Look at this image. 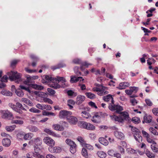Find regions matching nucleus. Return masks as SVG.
Returning a JSON list of instances; mask_svg holds the SVG:
<instances>
[{
	"label": "nucleus",
	"mask_w": 158,
	"mask_h": 158,
	"mask_svg": "<svg viewBox=\"0 0 158 158\" xmlns=\"http://www.w3.org/2000/svg\"><path fill=\"white\" fill-rule=\"evenodd\" d=\"M57 78L52 77L49 75H46L45 79L42 80V82L43 83L48 84L49 82L51 83L50 86L55 89L59 88L60 87L64 88L67 86L64 83L61 85L58 84L60 81L62 83L66 82V80L63 77H57Z\"/></svg>",
	"instance_id": "obj_1"
},
{
	"label": "nucleus",
	"mask_w": 158,
	"mask_h": 158,
	"mask_svg": "<svg viewBox=\"0 0 158 158\" xmlns=\"http://www.w3.org/2000/svg\"><path fill=\"white\" fill-rule=\"evenodd\" d=\"M120 114H121L122 115L119 116H117L115 115L111 116V119L116 121L123 123L124 120H129V116L128 113L126 112H121L120 111Z\"/></svg>",
	"instance_id": "obj_2"
},
{
	"label": "nucleus",
	"mask_w": 158,
	"mask_h": 158,
	"mask_svg": "<svg viewBox=\"0 0 158 158\" xmlns=\"http://www.w3.org/2000/svg\"><path fill=\"white\" fill-rule=\"evenodd\" d=\"M111 99V103L109 104L108 106L109 109L112 111H115L116 113H120V111L123 110V107L118 104L117 105L114 104V101L112 97Z\"/></svg>",
	"instance_id": "obj_3"
},
{
	"label": "nucleus",
	"mask_w": 158,
	"mask_h": 158,
	"mask_svg": "<svg viewBox=\"0 0 158 158\" xmlns=\"http://www.w3.org/2000/svg\"><path fill=\"white\" fill-rule=\"evenodd\" d=\"M42 143V140L40 138L37 137L36 138L30 141L29 143L34 146L35 151L39 152L40 150V148L39 146H40Z\"/></svg>",
	"instance_id": "obj_4"
},
{
	"label": "nucleus",
	"mask_w": 158,
	"mask_h": 158,
	"mask_svg": "<svg viewBox=\"0 0 158 158\" xmlns=\"http://www.w3.org/2000/svg\"><path fill=\"white\" fill-rule=\"evenodd\" d=\"M11 81H13L15 79H20L21 77V74L18 73L17 71L13 72L11 71L7 73Z\"/></svg>",
	"instance_id": "obj_5"
},
{
	"label": "nucleus",
	"mask_w": 158,
	"mask_h": 158,
	"mask_svg": "<svg viewBox=\"0 0 158 158\" xmlns=\"http://www.w3.org/2000/svg\"><path fill=\"white\" fill-rule=\"evenodd\" d=\"M66 143L70 146V151L72 154H74L76 151V145L71 139H67L65 140Z\"/></svg>",
	"instance_id": "obj_6"
},
{
	"label": "nucleus",
	"mask_w": 158,
	"mask_h": 158,
	"mask_svg": "<svg viewBox=\"0 0 158 158\" xmlns=\"http://www.w3.org/2000/svg\"><path fill=\"white\" fill-rule=\"evenodd\" d=\"M72 114L71 112L63 110L60 111L59 114V116L60 118H66L67 119L68 117L71 115Z\"/></svg>",
	"instance_id": "obj_7"
},
{
	"label": "nucleus",
	"mask_w": 158,
	"mask_h": 158,
	"mask_svg": "<svg viewBox=\"0 0 158 158\" xmlns=\"http://www.w3.org/2000/svg\"><path fill=\"white\" fill-rule=\"evenodd\" d=\"M32 156L36 158H45L44 156L40 155L39 152L36 151H35L34 152H31L27 153V158H30Z\"/></svg>",
	"instance_id": "obj_8"
},
{
	"label": "nucleus",
	"mask_w": 158,
	"mask_h": 158,
	"mask_svg": "<svg viewBox=\"0 0 158 158\" xmlns=\"http://www.w3.org/2000/svg\"><path fill=\"white\" fill-rule=\"evenodd\" d=\"M43 141L48 145L50 146H54L55 143L54 140L48 137H45L43 139Z\"/></svg>",
	"instance_id": "obj_9"
},
{
	"label": "nucleus",
	"mask_w": 158,
	"mask_h": 158,
	"mask_svg": "<svg viewBox=\"0 0 158 158\" xmlns=\"http://www.w3.org/2000/svg\"><path fill=\"white\" fill-rule=\"evenodd\" d=\"M61 148L59 147L49 146L48 148V150L52 153H58L61 151Z\"/></svg>",
	"instance_id": "obj_10"
},
{
	"label": "nucleus",
	"mask_w": 158,
	"mask_h": 158,
	"mask_svg": "<svg viewBox=\"0 0 158 158\" xmlns=\"http://www.w3.org/2000/svg\"><path fill=\"white\" fill-rule=\"evenodd\" d=\"M67 120L70 123L73 124H76L78 121L77 118L71 115L68 117Z\"/></svg>",
	"instance_id": "obj_11"
},
{
	"label": "nucleus",
	"mask_w": 158,
	"mask_h": 158,
	"mask_svg": "<svg viewBox=\"0 0 158 158\" xmlns=\"http://www.w3.org/2000/svg\"><path fill=\"white\" fill-rule=\"evenodd\" d=\"M83 79L81 77H77L76 76H71V79L70 82L71 83H74L77 82L78 81H81V80H83Z\"/></svg>",
	"instance_id": "obj_12"
},
{
	"label": "nucleus",
	"mask_w": 158,
	"mask_h": 158,
	"mask_svg": "<svg viewBox=\"0 0 158 158\" xmlns=\"http://www.w3.org/2000/svg\"><path fill=\"white\" fill-rule=\"evenodd\" d=\"M85 98L84 96L78 95L77 98L75 103L78 105L81 104L85 100Z\"/></svg>",
	"instance_id": "obj_13"
},
{
	"label": "nucleus",
	"mask_w": 158,
	"mask_h": 158,
	"mask_svg": "<svg viewBox=\"0 0 158 158\" xmlns=\"http://www.w3.org/2000/svg\"><path fill=\"white\" fill-rule=\"evenodd\" d=\"M2 117L4 118L10 119L12 117V114L8 110H5L2 112Z\"/></svg>",
	"instance_id": "obj_14"
},
{
	"label": "nucleus",
	"mask_w": 158,
	"mask_h": 158,
	"mask_svg": "<svg viewBox=\"0 0 158 158\" xmlns=\"http://www.w3.org/2000/svg\"><path fill=\"white\" fill-rule=\"evenodd\" d=\"M96 91L98 92L97 94L100 96H103L109 93L108 91L102 89L100 88H97Z\"/></svg>",
	"instance_id": "obj_15"
},
{
	"label": "nucleus",
	"mask_w": 158,
	"mask_h": 158,
	"mask_svg": "<svg viewBox=\"0 0 158 158\" xmlns=\"http://www.w3.org/2000/svg\"><path fill=\"white\" fill-rule=\"evenodd\" d=\"M77 139L80 142L82 146H84L86 148H87L88 144L86 143L85 141L82 137L81 136H78L77 138Z\"/></svg>",
	"instance_id": "obj_16"
},
{
	"label": "nucleus",
	"mask_w": 158,
	"mask_h": 158,
	"mask_svg": "<svg viewBox=\"0 0 158 158\" xmlns=\"http://www.w3.org/2000/svg\"><path fill=\"white\" fill-rule=\"evenodd\" d=\"M114 134L115 136L118 139H122L124 137V134L122 133L117 130L114 132Z\"/></svg>",
	"instance_id": "obj_17"
},
{
	"label": "nucleus",
	"mask_w": 158,
	"mask_h": 158,
	"mask_svg": "<svg viewBox=\"0 0 158 158\" xmlns=\"http://www.w3.org/2000/svg\"><path fill=\"white\" fill-rule=\"evenodd\" d=\"M52 127L55 130L59 131H63L64 128L62 125L59 124H54L52 126Z\"/></svg>",
	"instance_id": "obj_18"
},
{
	"label": "nucleus",
	"mask_w": 158,
	"mask_h": 158,
	"mask_svg": "<svg viewBox=\"0 0 158 158\" xmlns=\"http://www.w3.org/2000/svg\"><path fill=\"white\" fill-rule=\"evenodd\" d=\"M15 133L16 134L17 138L19 139H22L23 138L24 133L22 131H19V130L15 131Z\"/></svg>",
	"instance_id": "obj_19"
},
{
	"label": "nucleus",
	"mask_w": 158,
	"mask_h": 158,
	"mask_svg": "<svg viewBox=\"0 0 158 158\" xmlns=\"http://www.w3.org/2000/svg\"><path fill=\"white\" fill-rule=\"evenodd\" d=\"M2 143L3 146L5 147H8L10 144L11 141L9 139L5 138L2 139Z\"/></svg>",
	"instance_id": "obj_20"
},
{
	"label": "nucleus",
	"mask_w": 158,
	"mask_h": 158,
	"mask_svg": "<svg viewBox=\"0 0 158 158\" xmlns=\"http://www.w3.org/2000/svg\"><path fill=\"white\" fill-rule=\"evenodd\" d=\"M140 133L134 134V136L135 140L139 143L142 141V137L140 134Z\"/></svg>",
	"instance_id": "obj_21"
},
{
	"label": "nucleus",
	"mask_w": 158,
	"mask_h": 158,
	"mask_svg": "<svg viewBox=\"0 0 158 158\" xmlns=\"http://www.w3.org/2000/svg\"><path fill=\"white\" fill-rule=\"evenodd\" d=\"M129 83L127 82H123L120 83L119 84V86L117 87L119 89H125V87L129 86Z\"/></svg>",
	"instance_id": "obj_22"
},
{
	"label": "nucleus",
	"mask_w": 158,
	"mask_h": 158,
	"mask_svg": "<svg viewBox=\"0 0 158 158\" xmlns=\"http://www.w3.org/2000/svg\"><path fill=\"white\" fill-rule=\"evenodd\" d=\"M152 118L151 116L148 115L147 116L146 114H145L143 117V123H144V122L147 123H150L152 120Z\"/></svg>",
	"instance_id": "obj_23"
},
{
	"label": "nucleus",
	"mask_w": 158,
	"mask_h": 158,
	"mask_svg": "<svg viewBox=\"0 0 158 158\" xmlns=\"http://www.w3.org/2000/svg\"><path fill=\"white\" fill-rule=\"evenodd\" d=\"M66 66V64H63V63H59L57 64V65H56L55 66H52L51 67V69L53 70H54L55 69L61 68H62L63 67H65Z\"/></svg>",
	"instance_id": "obj_24"
},
{
	"label": "nucleus",
	"mask_w": 158,
	"mask_h": 158,
	"mask_svg": "<svg viewBox=\"0 0 158 158\" xmlns=\"http://www.w3.org/2000/svg\"><path fill=\"white\" fill-rule=\"evenodd\" d=\"M32 77L31 76H29L27 77V80L24 81V83L26 84L27 85H29V83L30 82H32V81L34 80L35 79H36V77Z\"/></svg>",
	"instance_id": "obj_25"
},
{
	"label": "nucleus",
	"mask_w": 158,
	"mask_h": 158,
	"mask_svg": "<svg viewBox=\"0 0 158 158\" xmlns=\"http://www.w3.org/2000/svg\"><path fill=\"white\" fill-rule=\"evenodd\" d=\"M99 141L101 144L105 146L107 145L108 144V140L103 137L100 138L99 139Z\"/></svg>",
	"instance_id": "obj_26"
},
{
	"label": "nucleus",
	"mask_w": 158,
	"mask_h": 158,
	"mask_svg": "<svg viewBox=\"0 0 158 158\" xmlns=\"http://www.w3.org/2000/svg\"><path fill=\"white\" fill-rule=\"evenodd\" d=\"M78 125L81 128H86L87 127L88 123L85 121H80L78 123Z\"/></svg>",
	"instance_id": "obj_27"
},
{
	"label": "nucleus",
	"mask_w": 158,
	"mask_h": 158,
	"mask_svg": "<svg viewBox=\"0 0 158 158\" xmlns=\"http://www.w3.org/2000/svg\"><path fill=\"white\" fill-rule=\"evenodd\" d=\"M22 101L25 103L27 104L29 106H32L33 105V103L28 99L25 98H22Z\"/></svg>",
	"instance_id": "obj_28"
},
{
	"label": "nucleus",
	"mask_w": 158,
	"mask_h": 158,
	"mask_svg": "<svg viewBox=\"0 0 158 158\" xmlns=\"http://www.w3.org/2000/svg\"><path fill=\"white\" fill-rule=\"evenodd\" d=\"M1 94L4 95H5L8 96H11L12 95V93L10 91L3 89L1 92Z\"/></svg>",
	"instance_id": "obj_29"
},
{
	"label": "nucleus",
	"mask_w": 158,
	"mask_h": 158,
	"mask_svg": "<svg viewBox=\"0 0 158 158\" xmlns=\"http://www.w3.org/2000/svg\"><path fill=\"white\" fill-rule=\"evenodd\" d=\"M44 132L47 133L50 135H52L54 137H57V135L54 132L46 128L44 130Z\"/></svg>",
	"instance_id": "obj_30"
},
{
	"label": "nucleus",
	"mask_w": 158,
	"mask_h": 158,
	"mask_svg": "<svg viewBox=\"0 0 158 158\" xmlns=\"http://www.w3.org/2000/svg\"><path fill=\"white\" fill-rule=\"evenodd\" d=\"M75 103V102L72 99L69 100L67 101V105L69 106L70 109H72L73 108V106L72 105H74Z\"/></svg>",
	"instance_id": "obj_31"
},
{
	"label": "nucleus",
	"mask_w": 158,
	"mask_h": 158,
	"mask_svg": "<svg viewBox=\"0 0 158 158\" xmlns=\"http://www.w3.org/2000/svg\"><path fill=\"white\" fill-rule=\"evenodd\" d=\"M27 128L31 132H35L38 131V128L34 126L29 125L27 127Z\"/></svg>",
	"instance_id": "obj_32"
},
{
	"label": "nucleus",
	"mask_w": 158,
	"mask_h": 158,
	"mask_svg": "<svg viewBox=\"0 0 158 158\" xmlns=\"http://www.w3.org/2000/svg\"><path fill=\"white\" fill-rule=\"evenodd\" d=\"M31 86L35 89L38 90H42L44 89V87L43 86L36 84H32Z\"/></svg>",
	"instance_id": "obj_33"
},
{
	"label": "nucleus",
	"mask_w": 158,
	"mask_h": 158,
	"mask_svg": "<svg viewBox=\"0 0 158 158\" xmlns=\"http://www.w3.org/2000/svg\"><path fill=\"white\" fill-rule=\"evenodd\" d=\"M34 93L35 95L39 97L43 98H45V94L43 92L39 91H35L34 92Z\"/></svg>",
	"instance_id": "obj_34"
},
{
	"label": "nucleus",
	"mask_w": 158,
	"mask_h": 158,
	"mask_svg": "<svg viewBox=\"0 0 158 158\" xmlns=\"http://www.w3.org/2000/svg\"><path fill=\"white\" fill-rule=\"evenodd\" d=\"M94 118H99V120H98V119H92V121L93 122L95 123H100L101 122V120H100L101 118V117L99 115H94L93 116V119H94Z\"/></svg>",
	"instance_id": "obj_35"
},
{
	"label": "nucleus",
	"mask_w": 158,
	"mask_h": 158,
	"mask_svg": "<svg viewBox=\"0 0 158 158\" xmlns=\"http://www.w3.org/2000/svg\"><path fill=\"white\" fill-rule=\"evenodd\" d=\"M68 95L72 98H73L77 96V93L76 92L73 91L72 90H69L67 92Z\"/></svg>",
	"instance_id": "obj_36"
},
{
	"label": "nucleus",
	"mask_w": 158,
	"mask_h": 158,
	"mask_svg": "<svg viewBox=\"0 0 158 158\" xmlns=\"http://www.w3.org/2000/svg\"><path fill=\"white\" fill-rule=\"evenodd\" d=\"M81 64L80 69L82 71L84 70L85 68H87L89 65L86 62H82V61Z\"/></svg>",
	"instance_id": "obj_37"
},
{
	"label": "nucleus",
	"mask_w": 158,
	"mask_h": 158,
	"mask_svg": "<svg viewBox=\"0 0 158 158\" xmlns=\"http://www.w3.org/2000/svg\"><path fill=\"white\" fill-rule=\"evenodd\" d=\"M97 154L100 158H105L107 155L103 151L98 152Z\"/></svg>",
	"instance_id": "obj_38"
},
{
	"label": "nucleus",
	"mask_w": 158,
	"mask_h": 158,
	"mask_svg": "<svg viewBox=\"0 0 158 158\" xmlns=\"http://www.w3.org/2000/svg\"><path fill=\"white\" fill-rule=\"evenodd\" d=\"M145 154L148 157L150 158L154 157L155 156L154 154L150 152L148 149H146L145 151Z\"/></svg>",
	"instance_id": "obj_39"
},
{
	"label": "nucleus",
	"mask_w": 158,
	"mask_h": 158,
	"mask_svg": "<svg viewBox=\"0 0 158 158\" xmlns=\"http://www.w3.org/2000/svg\"><path fill=\"white\" fill-rule=\"evenodd\" d=\"M112 97V96L111 95L109 94L106 96H103L102 98L103 99L105 102H108L110 100V99H111Z\"/></svg>",
	"instance_id": "obj_40"
},
{
	"label": "nucleus",
	"mask_w": 158,
	"mask_h": 158,
	"mask_svg": "<svg viewBox=\"0 0 158 158\" xmlns=\"http://www.w3.org/2000/svg\"><path fill=\"white\" fill-rule=\"evenodd\" d=\"M151 148L152 151L156 153L158 152V148H157L156 144H152L151 145Z\"/></svg>",
	"instance_id": "obj_41"
},
{
	"label": "nucleus",
	"mask_w": 158,
	"mask_h": 158,
	"mask_svg": "<svg viewBox=\"0 0 158 158\" xmlns=\"http://www.w3.org/2000/svg\"><path fill=\"white\" fill-rule=\"evenodd\" d=\"M127 151L128 152L130 153H131V154H135V153H137V152H138L139 153H140V152L138 151H136L134 150V149H133L132 148H128L127 149Z\"/></svg>",
	"instance_id": "obj_42"
},
{
	"label": "nucleus",
	"mask_w": 158,
	"mask_h": 158,
	"mask_svg": "<svg viewBox=\"0 0 158 158\" xmlns=\"http://www.w3.org/2000/svg\"><path fill=\"white\" fill-rule=\"evenodd\" d=\"M42 114L44 116H48L51 115L53 116H55L56 114L53 113L52 112H47L45 110L42 112Z\"/></svg>",
	"instance_id": "obj_43"
},
{
	"label": "nucleus",
	"mask_w": 158,
	"mask_h": 158,
	"mask_svg": "<svg viewBox=\"0 0 158 158\" xmlns=\"http://www.w3.org/2000/svg\"><path fill=\"white\" fill-rule=\"evenodd\" d=\"M15 93L19 97H22L24 95L23 92L20 89L16 90Z\"/></svg>",
	"instance_id": "obj_44"
},
{
	"label": "nucleus",
	"mask_w": 158,
	"mask_h": 158,
	"mask_svg": "<svg viewBox=\"0 0 158 158\" xmlns=\"http://www.w3.org/2000/svg\"><path fill=\"white\" fill-rule=\"evenodd\" d=\"M81 153L82 156L88 158V156L87 151L85 148H83L82 150Z\"/></svg>",
	"instance_id": "obj_45"
},
{
	"label": "nucleus",
	"mask_w": 158,
	"mask_h": 158,
	"mask_svg": "<svg viewBox=\"0 0 158 158\" xmlns=\"http://www.w3.org/2000/svg\"><path fill=\"white\" fill-rule=\"evenodd\" d=\"M131 130L133 132H134V134L141 133V131L136 127H132Z\"/></svg>",
	"instance_id": "obj_46"
},
{
	"label": "nucleus",
	"mask_w": 158,
	"mask_h": 158,
	"mask_svg": "<svg viewBox=\"0 0 158 158\" xmlns=\"http://www.w3.org/2000/svg\"><path fill=\"white\" fill-rule=\"evenodd\" d=\"M149 130L150 131L153 135H158V133L157 132L154 128H153L152 127H151L149 128Z\"/></svg>",
	"instance_id": "obj_47"
},
{
	"label": "nucleus",
	"mask_w": 158,
	"mask_h": 158,
	"mask_svg": "<svg viewBox=\"0 0 158 158\" xmlns=\"http://www.w3.org/2000/svg\"><path fill=\"white\" fill-rule=\"evenodd\" d=\"M15 127V125L7 126L6 127V129L8 131L11 132L14 130Z\"/></svg>",
	"instance_id": "obj_48"
},
{
	"label": "nucleus",
	"mask_w": 158,
	"mask_h": 158,
	"mask_svg": "<svg viewBox=\"0 0 158 158\" xmlns=\"http://www.w3.org/2000/svg\"><path fill=\"white\" fill-rule=\"evenodd\" d=\"M132 121L135 124H138L140 122L139 118L137 117H134L132 118Z\"/></svg>",
	"instance_id": "obj_49"
},
{
	"label": "nucleus",
	"mask_w": 158,
	"mask_h": 158,
	"mask_svg": "<svg viewBox=\"0 0 158 158\" xmlns=\"http://www.w3.org/2000/svg\"><path fill=\"white\" fill-rule=\"evenodd\" d=\"M29 111L31 112L34 113H40L41 111L35 107H32L29 109Z\"/></svg>",
	"instance_id": "obj_50"
},
{
	"label": "nucleus",
	"mask_w": 158,
	"mask_h": 158,
	"mask_svg": "<svg viewBox=\"0 0 158 158\" xmlns=\"http://www.w3.org/2000/svg\"><path fill=\"white\" fill-rule=\"evenodd\" d=\"M79 68L77 66H75L74 68L75 73L78 76L81 75V73L79 71Z\"/></svg>",
	"instance_id": "obj_51"
},
{
	"label": "nucleus",
	"mask_w": 158,
	"mask_h": 158,
	"mask_svg": "<svg viewBox=\"0 0 158 158\" xmlns=\"http://www.w3.org/2000/svg\"><path fill=\"white\" fill-rule=\"evenodd\" d=\"M31 133H28L25 134H24L23 136L24 139L26 140L30 139L31 137Z\"/></svg>",
	"instance_id": "obj_52"
},
{
	"label": "nucleus",
	"mask_w": 158,
	"mask_h": 158,
	"mask_svg": "<svg viewBox=\"0 0 158 158\" xmlns=\"http://www.w3.org/2000/svg\"><path fill=\"white\" fill-rule=\"evenodd\" d=\"M81 113L82 114V116L84 118H88L89 117V114L86 111H82Z\"/></svg>",
	"instance_id": "obj_53"
},
{
	"label": "nucleus",
	"mask_w": 158,
	"mask_h": 158,
	"mask_svg": "<svg viewBox=\"0 0 158 158\" xmlns=\"http://www.w3.org/2000/svg\"><path fill=\"white\" fill-rule=\"evenodd\" d=\"M19 61V60H14L12 61L10 63L11 67L13 68H14Z\"/></svg>",
	"instance_id": "obj_54"
},
{
	"label": "nucleus",
	"mask_w": 158,
	"mask_h": 158,
	"mask_svg": "<svg viewBox=\"0 0 158 158\" xmlns=\"http://www.w3.org/2000/svg\"><path fill=\"white\" fill-rule=\"evenodd\" d=\"M16 107H18L20 109L22 110H26V109L23 107L21 104L19 102H17L16 103Z\"/></svg>",
	"instance_id": "obj_55"
},
{
	"label": "nucleus",
	"mask_w": 158,
	"mask_h": 158,
	"mask_svg": "<svg viewBox=\"0 0 158 158\" xmlns=\"http://www.w3.org/2000/svg\"><path fill=\"white\" fill-rule=\"evenodd\" d=\"M43 100L44 102H48L50 104H52L53 102L50 99L46 98H43Z\"/></svg>",
	"instance_id": "obj_56"
},
{
	"label": "nucleus",
	"mask_w": 158,
	"mask_h": 158,
	"mask_svg": "<svg viewBox=\"0 0 158 158\" xmlns=\"http://www.w3.org/2000/svg\"><path fill=\"white\" fill-rule=\"evenodd\" d=\"M147 105L149 106H151L152 105V103L150 100L148 99H146L145 100Z\"/></svg>",
	"instance_id": "obj_57"
},
{
	"label": "nucleus",
	"mask_w": 158,
	"mask_h": 158,
	"mask_svg": "<svg viewBox=\"0 0 158 158\" xmlns=\"http://www.w3.org/2000/svg\"><path fill=\"white\" fill-rule=\"evenodd\" d=\"M8 77L6 75H4L0 79L1 82H7V81Z\"/></svg>",
	"instance_id": "obj_58"
},
{
	"label": "nucleus",
	"mask_w": 158,
	"mask_h": 158,
	"mask_svg": "<svg viewBox=\"0 0 158 158\" xmlns=\"http://www.w3.org/2000/svg\"><path fill=\"white\" fill-rule=\"evenodd\" d=\"M43 110L45 109L47 110H51L52 109V107L49 105H44Z\"/></svg>",
	"instance_id": "obj_59"
},
{
	"label": "nucleus",
	"mask_w": 158,
	"mask_h": 158,
	"mask_svg": "<svg viewBox=\"0 0 158 158\" xmlns=\"http://www.w3.org/2000/svg\"><path fill=\"white\" fill-rule=\"evenodd\" d=\"M115 152L113 150L111 149L108 151V154L111 156H114Z\"/></svg>",
	"instance_id": "obj_60"
},
{
	"label": "nucleus",
	"mask_w": 158,
	"mask_h": 158,
	"mask_svg": "<svg viewBox=\"0 0 158 158\" xmlns=\"http://www.w3.org/2000/svg\"><path fill=\"white\" fill-rule=\"evenodd\" d=\"M81 60L78 59H75L73 60V62L75 64H81Z\"/></svg>",
	"instance_id": "obj_61"
},
{
	"label": "nucleus",
	"mask_w": 158,
	"mask_h": 158,
	"mask_svg": "<svg viewBox=\"0 0 158 158\" xmlns=\"http://www.w3.org/2000/svg\"><path fill=\"white\" fill-rule=\"evenodd\" d=\"M130 101L134 106H135L138 103L137 101L135 98L131 99Z\"/></svg>",
	"instance_id": "obj_62"
},
{
	"label": "nucleus",
	"mask_w": 158,
	"mask_h": 158,
	"mask_svg": "<svg viewBox=\"0 0 158 158\" xmlns=\"http://www.w3.org/2000/svg\"><path fill=\"white\" fill-rule=\"evenodd\" d=\"M147 140L148 142L152 143L153 144H156V143L152 139L150 138V137L147 138Z\"/></svg>",
	"instance_id": "obj_63"
},
{
	"label": "nucleus",
	"mask_w": 158,
	"mask_h": 158,
	"mask_svg": "<svg viewBox=\"0 0 158 158\" xmlns=\"http://www.w3.org/2000/svg\"><path fill=\"white\" fill-rule=\"evenodd\" d=\"M152 111L155 115L158 116V108H154L153 109Z\"/></svg>",
	"instance_id": "obj_64"
}]
</instances>
